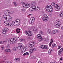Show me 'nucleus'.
<instances>
[{
	"mask_svg": "<svg viewBox=\"0 0 63 63\" xmlns=\"http://www.w3.org/2000/svg\"><path fill=\"white\" fill-rule=\"evenodd\" d=\"M18 45L20 46V47H23V44L21 43H18Z\"/></svg>",
	"mask_w": 63,
	"mask_h": 63,
	"instance_id": "19",
	"label": "nucleus"
},
{
	"mask_svg": "<svg viewBox=\"0 0 63 63\" xmlns=\"http://www.w3.org/2000/svg\"><path fill=\"white\" fill-rule=\"evenodd\" d=\"M58 49H60L61 47V46L60 45H58Z\"/></svg>",
	"mask_w": 63,
	"mask_h": 63,
	"instance_id": "40",
	"label": "nucleus"
},
{
	"mask_svg": "<svg viewBox=\"0 0 63 63\" xmlns=\"http://www.w3.org/2000/svg\"><path fill=\"white\" fill-rule=\"evenodd\" d=\"M53 32H52V34H56L58 32V31L57 30H54L53 31Z\"/></svg>",
	"mask_w": 63,
	"mask_h": 63,
	"instance_id": "16",
	"label": "nucleus"
},
{
	"mask_svg": "<svg viewBox=\"0 0 63 63\" xmlns=\"http://www.w3.org/2000/svg\"><path fill=\"white\" fill-rule=\"evenodd\" d=\"M1 21H2V19H1V17L0 16V24L1 23Z\"/></svg>",
	"mask_w": 63,
	"mask_h": 63,
	"instance_id": "53",
	"label": "nucleus"
},
{
	"mask_svg": "<svg viewBox=\"0 0 63 63\" xmlns=\"http://www.w3.org/2000/svg\"><path fill=\"white\" fill-rule=\"evenodd\" d=\"M59 15L61 17L63 16V13H62V12H61L59 14Z\"/></svg>",
	"mask_w": 63,
	"mask_h": 63,
	"instance_id": "33",
	"label": "nucleus"
},
{
	"mask_svg": "<svg viewBox=\"0 0 63 63\" xmlns=\"http://www.w3.org/2000/svg\"><path fill=\"white\" fill-rule=\"evenodd\" d=\"M27 47L26 46H25V47L24 48H25V49L26 50H27Z\"/></svg>",
	"mask_w": 63,
	"mask_h": 63,
	"instance_id": "48",
	"label": "nucleus"
},
{
	"mask_svg": "<svg viewBox=\"0 0 63 63\" xmlns=\"http://www.w3.org/2000/svg\"><path fill=\"white\" fill-rule=\"evenodd\" d=\"M53 45H54V47H56V45L55 44H53Z\"/></svg>",
	"mask_w": 63,
	"mask_h": 63,
	"instance_id": "57",
	"label": "nucleus"
},
{
	"mask_svg": "<svg viewBox=\"0 0 63 63\" xmlns=\"http://www.w3.org/2000/svg\"><path fill=\"white\" fill-rule=\"evenodd\" d=\"M40 47H41L42 48L46 49H47L48 48V47L47 46H46L45 45H43L41 46Z\"/></svg>",
	"mask_w": 63,
	"mask_h": 63,
	"instance_id": "10",
	"label": "nucleus"
},
{
	"mask_svg": "<svg viewBox=\"0 0 63 63\" xmlns=\"http://www.w3.org/2000/svg\"><path fill=\"white\" fill-rule=\"evenodd\" d=\"M30 23L31 24H34V23H33V21L30 20Z\"/></svg>",
	"mask_w": 63,
	"mask_h": 63,
	"instance_id": "31",
	"label": "nucleus"
},
{
	"mask_svg": "<svg viewBox=\"0 0 63 63\" xmlns=\"http://www.w3.org/2000/svg\"><path fill=\"white\" fill-rule=\"evenodd\" d=\"M4 23H7L8 22H9V20H7V19L4 20H3Z\"/></svg>",
	"mask_w": 63,
	"mask_h": 63,
	"instance_id": "27",
	"label": "nucleus"
},
{
	"mask_svg": "<svg viewBox=\"0 0 63 63\" xmlns=\"http://www.w3.org/2000/svg\"><path fill=\"white\" fill-rule=\"evenodd\" d=\"M5 51H6L7 52H10L11 51V50L10 49H5Z\"/></svg>",
	"mask_w": 63,
	"mask_h": 63,
	"instance_id": "34",
	"label": "nucleus"
},
{
	"mask_svg": "<svg viewBox=\"0 0 63 63\" xmlns=\"http://www.w3.org/2000/svg\"><path fill=\"white\" fill-rule=\"evenodd\" d=\"M21 4H22L23 5V7L24 8H28L30 6L29 5V4H26V3L25 2H24L23 1H22L21 2Z\"/></svg>",
	"mask_w": 63,
	"mask_h": 63,
	"instance_id": "4",
	"label": "nucleus"
},
{
	"mask_svg": "<svg viewBox=\"0 0 63 63\" xmlns=\"http://www.w3.org/2000/svg\"><path fill=\"white\" fill-rule=\"evenodd\" d=\"M22 51H23L24 52H25V51L26 50V49H25L24 48H22Z\"/></svg>",
	"mask_w": 63,
	"mask_h": 63,
	"instance_id": "42",
	"label": "nucleus"
},
{
	"mask_svg": "<svg viewBox=\"0 0 63 63\" xmlns=\"http://www.w3.org/2000/svg\"><path fill=\"white\" fill-rule=\"evenodd\" d=\"M44 41H46V38H44Z\"/></svg>",
	"mask_w": 63,
	"mask_h": 63,
	"instance_id": "63",
	"label": "nucleus"
},
{
	"mask_svg": "<svg viewBox=\"0 0 63 63\" xmlns=\"http://www.w3.org/2000/svg\"><path fill=\"white\" fill-rule=\"evenodd\" d=\"M32 49L33 51H35L36 50V49H35V48H33Z\"/></svg>",
	"mask_w": 63,
	"mask_h": 63,
	"instance_id": "54",
	"label": "nucleus"
},
{
	"mask_svg": "<svg viewBox=\"0 0 63 63\" xmlns=\"http://www.w3.org/2000/svg\"><path fill=\"white\" fill-rule=\"evenodd\" d=\"M14 25V24H13V22H12V23H11L10 24V26H13Z\"/></svg>",
	"mask_w": 63,
	"mask_h": 63,
	"instance_id": "49",
	"label": "nucleus"
},
{
	"mask_svg": "<svg viewBox=\"0 0 63 63\" xmlns=\"http://www.w3.org/2000/svg\"><path fill=\"white\" fill-rule=\"evenodd\" d=\"M8 16H9V15H7L6 14L4 15L3 16V17L4 18H5V19H7V17H8Z\"/></svg>",
	"mask_w": 63,
	"mask_h": 63,
	"instance_id": "22",
	"label": "nucleus"
},
{
	"mask_svg": "<svg viewBox=\"0 0 63 63\" xmlns=\"http://www.w3.org/2000/svg\"><path fill=\"white\" fill-rule=\"evenodd\" d=\"M40 10V7H39L37 6V7H36V10H38V11H39Z\"/></svg>",
	"mask_w": 63,
	"mask_h": 63,
	"instance_id": "38",
	"label": "nucleus"
},
{
	"mask_svg": "<svg viewBox=\"0 0 63 63\" xmlns=\"http://www.w3.org/2000/svg\"><path fill=\"white\" fill-rule=\"evenodd\" d=\"M8 42L11 44H14L17 41V38L15 37L14 38H11L10 40H8Z\"/></svg>",
	"mask_w": 63,
	"mask_h": 63,
	"instance_id": "1",
	"label": "nucleus"
},
{
	"mask_svg": "<svg viewBox=\"0 0 63 63\" xmlns=\"http://www.w3.org/2000/svg\"><path fill=\"white\" fill-rule=\"evenodd\" d=\"M55 9L56 11H59L60 9V6H58V5L57 4V5L55 6Z\"/></svg>",
	"mask_w": 63,
	"mask_h": 63,
	"instance_id": "8",
	"label": "nucleus"
},
{
	"mask_svg": "<svg viewBox=\"0 0 63 63\" xmlns=\"http://www.w3.org/2000/svg\"><path fill=\"white\" fill-rule=\"evenodd\" d=\"M39 33H40V34H41L42 35L43 34H44V32L42 31H39Z\"/></svg>",
	"mask_w": 63,
	"mask_h": 63,
	"instance_id": "44",
	"label": "nucleus"
},
{
	"mask_svg": "<svg viewBox=\"0 0 63 63\" xmlns=\"http://www.w3.org/2000/svg\"><path fill=\"white\" fill-rule=\"evenodd\" d=\"M29 55V53H28V52H27L25 53L23 55L24 56H25V55Z\"/></svg>",
	"mask_w": 63,
	"mask_h": 63,
	"instance_id": "35",
	"label": "nucleus"
},
{
	"mask_svg": "<svg viewBox=\"0 0 63 63\" xmlns=\"http://www.w3.org/2000/svg\"><path fill=\"white\" fill-rule=\"evenodd\" d=\"M5 25L6 26H8L9 25L7 23H6L5 24Z\"/></svg>",
	"mask_w": 63,
	"mask_h": 63,
	"instance_id": "47",
	"label": "nucleus"
},
{
	"mask_svg": "<svg viewBox=\"0 0 63 63\" xmlns=\"http://www.w3.org/2000/svg\"><path fill=\"white\" fill-rule=\"evenodd\" d=\"M48 54H50L51 53V52L50 51V50H49L48 52Z\"/></svg>",
	"mask_w": 63,
	"mask_h": 63,
	"instance_id": "52",
	"label": "nucleus"
},
{
	"mask_svg": "<svg viewBox=\"0 0 63 63\" xmlns=\"http://www.w3.org/2000/svg\"><path fill=\"white\" fill-rule=\"evenodd\" d=\"M1 47L2 48V49H4V46L3 45L1 46Z\"/></svg>",
	"mask_w": 63,
	"mask_h": 63,
	"instance_id": "51",
	"label": "nucleus"
},
{
	"mask_svg": "<svg viewBox=\"0 0 63 63\" xmlns=\"http://www.w3.org/2000/svg\"><path fill=\"white\" fill-rule=\"evenodd\" d=\"M48 41V38H46V41Z\"/></svg>",
	"mask_w": 63,
	"mask_h": 63,
	"instance_id": "60",
	"label": "nucleus"
},
{
	"mask_svg": "<svg viewBox=\"0 0 63 63\" xmlns=\"http://www.w3.org/2000/svg\"><path fill=\"white\" fill-rule=\"evenodd\" d=\"M33 20H35V18H34V17L32 18V20L33 21Z\"/></svg>",
	"mask_w": 63,
	"mask_h": 63,
	"instance_id": "59",
	"label": "nucleus"
},
{
	"mask_svg": "<svg viewBox=\"0 0 63 63\" xmlns=\"http://www.w3.org/2000/svg\"><path fill=\"white\" fill-rule=\"evenodd\" d=\"M23 52H24L22 50L21 52H20V53L21 55L23 53Z\"/></svg>",
	"mask_w": 63,
	"mask_h": 63,
	"instance_id": "45",
	"label": "nucleus"
},
{
	"mask_svg": "<svg viewBox=\"0 0 63 63\" xmlns=\"http://www.w3.org/2000/svg\"><path fill=\"white\" fill-rule=\"evenodd\" d=\"M32 6L36 5H37V3L36 2H35L32 1Z\"/></svg>",
	"mask_w": 63,
	"mask_h": 63,
	"instance_id": "20",
	"label": "nucleus"
},
{
	"mask_svg": "<svg viewBox=\"0 0 63 63\" xmlns=\"http://www.w3.org/2000/svg\"><path fill=\"white\" fill-rule=\"evenodd\" d=\"M8 63H12L11 62H10V61H8Z\"/></svg>",
	"mask_w": 63,
	"mask_h": 63,
	"instance_id": "64",
	"label": "nucleus"
},
{
	"mask_svg": "<svg viewBox=\"0 0 63 63\" xmlns=\"http://www.w3.org/2000/svg\"><path fill=\"white\" fill-rule=\"evenodd\" d=\"M54 45H53V44L52 45V48H53V47H54Z\"/></svg>",
	"mask_w": 63,
	"mask_h": 63,
	"instance_id": "58",
	"label": "nucleus"
},
{
	"mask_svg": "<svg viewBox=\"0 0 63 63\" xmlns=\"http://www.w3.org/2000/svg\"><path fill=\"white\" fill-rule=\"evenodd\" d=\"M31 28L32 29H33V31L34 32H36V31H37V29H36L35 28H34V27L32 26V27Z\"/></svg>",
	"mask_w": 63,
	"mask_h": 63,
	"instance_id": "17",
	"label": "nucleus"
},
{
	"mask_svg": "<svg viewBox=\"0 0 63 63\" xmlns=\"http://www.w3.org/2000/svg\"><path fill=\"white\" fill-rule=\"evenodd\" d=\"M0 44H3V42H1L0 41Z\"/></svg>",
	"mask_w": 63,
	"mask_h": 63,
	"instance_id": "55",
	"label": "nucleus"
},
{
	"mask_svg": "<svg viewBox=\"0 0 63 63\" xmlns=\"http://www.w3.org/2000/svg\"><path fill=\"white\" fill-rule=\"evenodd\" d=\"M53 42V39L52 38L50 42L49 45L50 47V46H51V44H52V43Z\"/></svg>",
	"mask_w": 63,
	"mask_h": 63,
	"instance_id": "18",
	"label": "nucleus"
},
{
	"mask_svg": "<svg viewBox=\"0 0 63 63\" xmlns=\"http://www.w3.org/2000/svg\"><path fill=\"white\" fill-rule=\"evenodd\" d=\"M61 39L62 41L63 42V35H62L61 37Z\"/></svg>",
	"mask_w": 63,
	"mask_h": 63,
	"instance_id": "41",
	"label": "nucleus"
},
{
	"mask_svg": "<svg viewBox=\"0 0 63 63\" xmlns=\"http://www.w3.org/2000/svg\"><path fill=\"white\" fill-rule=\"evenodd\" d=\"M33 10H34L33 8L32 7V6L31 8H30V11L31 12H33Z\"/></svg>",
	"mask_w": 63,
	"mask_h": 63,
	"instance_id": "23",
	"label": "nucleus"
},
{
	"mask_svg": "<svg viewBox=\"0 0 63 63\" xmlns=\"http://www.w3.org/2000/svg\"><path fill=\"white\" fill-rule=\"evenodd\" d=\"M14 51H16L17 50V47L16 46H15L13 49Z\"/></svg>",
	"mask_w": 63,
	"mask_h": 63,
	"instance_id": "30",
	"label": "nucleus"
},
{
	"mask_svg": "<svg viewBox=\"0 0 63 63\" xmlns=\"http://www.w3.org/2000/svg\"><path fill=\"white\" fill-rule=\"evenodd\" d=\"M10 12V11H9V10H6L4 11V14H5V15H8L9 14H11Z\"/></svg>",
	"mask_w": 63,
	"mask_h": 63,
	"instance_id": "9",
	"label": "nucleus"
},
{
	"mask_svg": "<svg viewBox=\"0 0 63 63\" xmlns=\"http://www.w3.org/2000/svg\"><path fill=\"white\" fill-rule=\"evenodd\" d=\"M29 46L30 48H32L33 46H34V42L30 43Z\"/></svg>",
	"mask_w": 63,
	"mask_h": 63,
	"instance_id": "12",
	"label": "nucleus"
},
{
	"mask_svg": "<svg viewBox=\"0 0 63 63\" xmlns=\"http://www.w3.org/2000/svg\"><path fill=\"white\" fill-rule=\"evenodd\" d=\"M42 19L44 21H47L48 19V17L47 15H44L43 16Z\"/></svg>",
	"mask_w": 63,
	"mask_h": 63,
	"instance_id": "3",
	"label": "nucleus"
},
{
	"mask_svg": "<svg viewBox=\"0 0 63 63\" xmlns=\"http://www.w3.org/2000/svg\"><path fill=\"white\" fill-rule=\"evenodd\" d=\"M47 32L49 34H52V32H51V31L50 29H47Z\"/></svg>",
	"mask_w": 63,
	"mask_h": 63,
	"instance_id": "15",
	"label": "nucleus"
},
{
	"mask_svg": "<svg viewBox=\"0 0 63 63\" xmlns=\"http://www.w3.org/2000/svg\"><path fill=\"white\" fill-rule=\"evenodd\" d=\"M17 47L18 49H22V47H21V46H20L18 45Z\"/></svg>",
	"mask_w": 63,
	"mask_h": 63,
	"instance_id": "26",
	"label": "nucleus"
},
{
	"mask_svg": "<svg viewBox=\"0 0 63 63\" xmlns=\"http://www.w3.org/2000/svg\"><path fill=\"white\" fill-rule=\"evenodd\" d=\"M50 9H52V6L50 5H48L46 7V10L47 11L49 12Z\"/></svg>",
	"mask_w": 63,
	"mask_h": 63,
	"instance_id": "5",
	"label": "nucleus"
},
{
	"mask_svg": "<svg viewBox=\"0 0 63 63\" xmlns=\"http://www.w3.org/2000/svg\"><path fill=\"white\" fill-rule=\"evenodd\" d=\"M37 38H41V37H42L40 34H38L37 36Z\"/></svg>",
	"mask_w": 63,
	"mask_h": 63,
	"instance_id": "37",
	"label": "nucleus"
},
{
	"mask_svg": "<svg viewBox=\"0 0 63 63\" xmlns=\"http://www.w3.org/2000/svg\"><path fill=\"white\" fill-rule=\"evenodd\" d=\"M42 40H43V38L42 37L38 38V41L39 42H42Z\"/></svg>",
	"mask_w": 63,
	"mask_h": 63,
	"instance_id": "25",
	"label": "nucleus"
},
{
	"mask_svg": "<svg viewBox=\"0 0 63 63\" xmlns=\"http://www.w3.org/2000/svg\"><path fill=\"white\" fill-rule=\"evenodd\" d=\"M13 3L14 4V5L15 7H16L17 5V3L15 1H14Z\"/></svg>",
	"mask_w": 63,
	"mask_h": 63,
	"instance_id": "39",
	"label": "nucleus"
},
{
	"mask_svg": "<svg viewBox=\"0 0 63 63\" xmlns=\"http://www.w3.org/2000/svg\"><path fill=\"white\" fill-rule=\"evenodd\" d=\"M7 23L9 25H10V24H11V22H9L8 21V22H7Z\"/></svg>",
	"mask_w": 63,
	"mask_h": 63,
	"instance_id": "50",
	"label": "nucleus"
},
{
	"mask_svg": "<svg viewBox=\"0 0 63 63\" xmlns=\"http://www.w3.org/2000/svg\"><path fill=\"white\" fill-rule=\"evenodd\" d=\"M49 50H50V51H52V49H50Z\"/></svg>",
	"mask_w": 63,
	"mask_h": 63,
	"instance_id": "62",
	"label": "nucleus"
},
{
	"mask_svg": "<svg viewBox=\"0 0 63 63\" xmlns=\"http://www.w3.org/2000/svg\"><path fill=\"white\" fill-rule=\"evenodd\" d=\"M9 29L7 28H5L3 29L2 32L4 34H6V32L8 31Z\"/></svg>",
	"mask_w": 63,
	"mask_h": 63,
	"instance_id": "6",
	"label": "nucleus"
},
{
	"mask_svg": "<svg viewBox=\"0 0 63 63\" xmlns=\"http://www.w3.org/2000/svg\"><path fill=\"white\" fill-rule=\"evenodd\" d=\"M18 21H15V22H13V25L14 26H16L18 25Z\"/></svg>",
	"mask_w": 63,
	"mask_h": 63,
	"instance_id": "11",
	"label": "nucleus"
},
{
	"mask_svg": "<svg viewBox=\"0 0 63 63\" xmlns=\"http://www.w3.org/2000/svg\"><path fill=\"white\" fill-rule=\"evenodd\" d=\"M19 40L20 42H23V41H24V39H22L21 38H20Z\"/></svg>",
	"mask_w": 63,
	"mask_h": 63,
	"instance_id": "43",
	"label": "nucleus"
},
{
	"mask_svg": "<svg viewBox=\"0 0 63 63\" xmlns=\"http://www.w3.org/2000/svg\"><path fill=\"white\" fill-rule=\"evenodd\" d=\"M15 60V61H20V58H16Z\"/></svg>",
	"mask_w": 63,
	"mask_h": 63,
	"instance_id": "21",
	"label": "nucleus"
},
{
	"mask_svg": "<svg viewBox=\"0 0 63 63\" xmlns=\"http://www.w3.org/2000/svg\"><path fill=\"white\" fill-rule=\"evenodd\" d=\"M62 51H63V48H62L58 52V54L60 55V54H61L62 53Z\"/></svg>",
	"mask_w": 63,
	"mask_h": 63,
	"instance_id": "13",
	"label": "nucleus"
},
{
	"mask_svg": "<svg viewBox=\"0 0 63 63\" xmlns=\"http://www.w3.org/2000/svg\"><path fill=\"white\" fill-rule=\"evenodd\" d=\"M25 32L28 36H32V33H31V31H30V32L25 31Z\"/></svg>",
	"mask_w": 63,
	"mask_h": 63,
	"instance_id": "7",
	"label": "nucleus"
},
{
	"mask_svg": "<svg viewBox=\"0 0 63 63\" xmlns=\"http://www.w3.org/2000/svg\"><path fill=\"white\" fill-rule=\"evenodd\" d=\"M38 63H44L41 62H38Z\"/></svg>",
	"mask_w": 63,
	"mask_h": 63,
	"instance_id": "61",
	"label": "nucleus"
},
{
	"mask_svg": "<svg viewBox=\"0 0 63 63\" xmlns=\"http://www.w3.org/2000/svg\"><path fill=\"white\" fill-rule=\"evenodd\" d=\"M51 5H52V6H54L55 7V6H56L57 4H55V3L54 2H52L51 3Z\"/></svg>",
	"mask_w": 63,
	"mask_h": 63,
	"instance_id": "29",
	"label": "nucleus"
},
{
	"mask_svg": "<svg viewBox=\"0 0 63 63\" xmlns=\"http://www.w3.org/2000/svg\"><path fill=\"white\" fill-rule=\"evenodd\" d=\"M32 8L33 9L36 10V8H37V6H36L35 5H32Z\"/></svg>",
	"mask_w": 63,
	"mask_h": 63,
	"instance_id": "24",
	"label": "nucleus"
},
{
	"mask_svg": "<svg viewBox=\"0 0 63 63\" xmlns=\"http://www.w3.org/2000/svg\"><path fill=\"white\" fill-rule=\"evenodd\" d=\"M20 31V30L18 28L16 29V32L18 33H19Z\"/></svg>",
	"mask_w": 63,
	"mask_h": 63,
	"instance_id": "28",
	"label": "nucleus"
},
{
	"mask_svg": "<svg viewBox=\"0 0 63 63\" xmlns=\"http://www.w3.org/2000/svg\"><path fill=\"white\" fill-rule=\"evenodd\" d=\"M21 10H22V11H24V10H25V9H24V8H22Z\"/></svg>",
	"mask_w": 63,
	"mask_h": 63,
	"instance_id": "56",
	"label": "nucleus"
},
{
	"mask_svg": "<svg viewBox=\"0 0 63 63\" xmlns=\"http://www.w3.org/2000/svg\"><path fill=\"white\" fill-rule=\"evenodd\" d=\"M29 52L31 53H32L33 52V51L32 49H30L29 50Z\"/></svg>",
	"mask_w": 63,
	"mask_h": 63,
	"instance_id": "36",
	"label": "nucleus"
},
{
	"mask_svg": "<svg viewBox=\"0 0 63 63\" xmlns=\"http://www.w3.org/2000/svg\"><path fill=\"white\" fill-rule=\"evenodd\" d=\"M53 11V10L52 9H50V10L49 11V12H52Z\"/></svg>",
	"mask_w": 63,
	"mask_h": 63,
	"instance_id": "46",
	"label": "nucleus"
},
{
	"mask_svg": "<svg viewBox=\"0 0 63 63\" xmlns=\"http://www.w3.org/2000/svg\"><path fill=\"white\" fill-rule=\"evenodd\" d=\"M61 25L60 20L58 19L56 20L55 23L54 25L56 28H59Z\"/></svg>",
	"mask_w": 63,
	"mask_h": 63,
	"instance_id": "2",
	"label": "nucleus"
},
{
	"mask_svg": "<svg viewBox=\"0 0 63 63\" xmlns=\"http://www.w3.org/2000/svg\"><path fill=\"white\" fill-rule=\"evenodd\" d=\"M6 47L7 48H10V45L9 44H7L6 46Z\"/></svg>",
	"mask_w": 63,
	"mask_h": 63,
	"instance_id": "32",
	"label": "nucleus"
},
{
	"mask_svg": "<svg viewBox=\"0 0 63 63\" xmlns=\"http://www.w3.org/2000/svg\"><path fill=\"white\" fill-rule=\"evenodd\" d=\"M7 19L9 21H12V17L10 16V15H8V17H7Z\"/></svg>",
	"mask_w": 63,
	"mask_h": 63,
	"instance_id": "14",
	"label": "nucleus"
}]
</instances>
